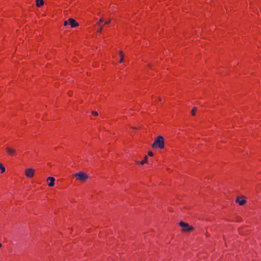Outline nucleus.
Returning <instances> with one entry per match:
<instances>
[{
  "instance_id": "12",
  "label": "nucleus",
  "mask_w": 261,
  "mask_h": 261,
  "mask_svg": "<svg viewBox=\"0 0 261 261\" xmlns=\"http://www.w3.org/2000/svg\"><path fill=\"white\" fill-rule=\"evenodd\" d=\"M0 169L1 170V173H4L6 170L5 167L1 163H0Z\"/></svg>"
},
{
  "instance_id": "16",
  "label": "nucleus",
  "mask_w": 261,
  "mask_h": 261,
  "mask_svg": "<svg viewBox=\"0 0 261 261\" xmlns=\"http://www.w3.org/2000/svg\"><path fill=\"white\" fill-rule=\"evenodd\" d=\"M92 114H93V115H95V116L98 115V113H97V112H96V111H92Z\"/></svg>"
},
{
  "instance_id": "2",
  "label": "nucleus",
  "mask_w": 261,
  "mask_h": 261,
  "mask_svg": "<svg viewBox=\"0 0 261 261\" xmlns=\"http://www.w3.org/2000/svg\"><path fill=\"white\" fill-rule=\"evenodd\" d=\"M73 176L77 180L81 181H85L88 178L87 174L83 171L74 173Z\"/></svg>"
},
{
  "instance_id": "6",
  "label": "nucleus",
  "mask_w": 261,
  "mask_h": 261,
  "mask_svg": "<svg viewBox=\"0 0 261 261\" xmlns=\"http://www.w3.org/2000/svg\"><path fill=\"white\" fill-rule=\"evenodd\" d=\"M68 21L71 28H74L79 25V23L72 18H69Z\"/></svg>"
},
{
  "instance_id": "17",
  "label": "nucleus",
  "mask_w": 261,
  "mask_h": 261,
  "mask_svg": "<svg viewBox=\"0 0 261 261\" xmlns=\"http://www.w3.org/2000/svg\"><path fill=\"white\" fill-rule=\"evenodd\" d=\"M148 154L149 156H152L153 155V153L151 151H149L148 152Z\"/></svg>"
},
{
  "instance_id": "15",
  "label": "nucleus",
  "mask_w": 261,
  "mask_h": 261,
  "mask_svg": "<svg viewBox=\"0 0 261 261\" xmlns=\"http://www.w3.org/2000/svg\"><path fill=\"white\" fill-rule=\"evenodd\" d=\"M103 19L102 18H100L98 22H97V25H99L100 22H103Z\"/></svg>"
},
{
  "instance_id": "11",
  "label": "nucleus",
  "mask_w": 261,
  "mask_h": 261,
  "mask_svg": "<svg viewBox=\"0 0 261 261\" xmlns=\"http://www.w3.org/2000/svg\"><path fill=\"white\" fill-rule=\"evenodd\" d=\"M119 55L120 56V58H121V59H120V60L119 61V63H122L123 62V58L124 57V55H123V52L122 51H120L119 52Z\"/></svg>"
},
{
  "instance_id": "7",
  "label": "nucleus",
  "mask_w": 261,
  "mask_h": 261,
  "mask_svg": "<svg viewBox=\"0 0 261 261\" xmlns=\"http://www.w3.org/2000/svg\"><path fill=\"white\" fill-rule=\"evenodd\" d=\"M55 179L53 177H48L47 178V181H49L48 186L49 187H53L55 184Z\"/></svg>"
},
{
  "instance_id": "13",
  "label": "nucleus",
  "mask_w": 261,
  "mask_h": 261,
  "mask_svg": "<svg viewBox=\"0 0 261 261\" xmlns=\"http://www.w3.org/2000/svg\"><path fill=\"white\" fill-rule=\"evenodd\" d=\"M197 107H194L193 110H192L191 111V114L192 115H195V112L197 110Z\"/></svg>"
},
{
  "instance_id": "5",
  "label": "nucleus",
  "mask_w": 261,
  "mask_h": 261,
  "mask_svg": "<svg viewBox=\"0 0 261 261\" xmlns=\"http://www.w3.org/2000/svg\"><path fill=\"white\" fill-rule=\"evenodd\" d=\"M25 175L29 178H31L34 176V170L32 168H28L25 170Z\"/></svg>"
},
{
  "instance_id": "9",
  "label": "nucleus",
  "mask_w": 261,
  "mask_h": 261,
  "mask_svg": "<svg viewBox=\"0 0 261 261\" xmlns=\"http://www.w3.org/2000/svg\"><path fill=\"white\" fill-rule=\"evenodd\" d=\"M36 6L38 7H40L43 5L44 2L43 0H36Z\"/></svg>"
},
{
  "instance_id": "19",
  "label": "nucleus",
  "mask_w": 261,
  "mask_h": 261,
  "mask_svg": "<svg viewBox=\"0 0 261 261\" xmlns=\"http://www.w3.org/2000/svg\"><path fill=\"white\" fill-rule=\"evenodd\" d=\"M111 22V20H108V21H106L105 23V24H109Z\"/></svg>"
},
{
  "instance_id": "1",
  "label": "nucleus",
  "mask_w": 261,
  "mask_h": 261,
  "mask_svg": "<svg viewBox=\"0 0 261 261\" xmlns=\"http://www.w3.org/2000/svg\"><path fill=\"white\" fill-rule=\"evenodd\" d=\"M152 147L153 148H159L160 149H163L164 147L163 137L161 136H158L152 144Z\"/></svg>"
},
{
  "instance_id": "21",
  "label": "nucleus",
  "mask_w": 261,
  "mask_h": 261,
  "mask_svg": "<svg viewBox=\"0 0 261 261\" xmlns=\"http://www.w3.org/2000/svg\"><path fill=\"white\" fill-rule=\"evenodd\" d=\"M2 246V244L0 243V247Z\"/></svg>"
},
{
  "instance_id": "18",
  "label": "nucleus",
  "mask_w": 261,
  "mask_h": 261,
  "mask_svg": "<svg viewBox=\"0 0 261 261\" xmlns=\"http://www.w3.org/2000/svg\"><path fill=\"white\" fill-rule=\"evenodd\" d=\"M68 22H69L68 21H65L64 22V25H67L68 24Z\"/></svg>"
},
{
  "instance_id": "3",
  "label": "nucleus",
  "mask_w": 261,
  "mask_h": 261,
  "mask_svg": "<svg viewBox=\"0 0 261 261\" xmlns=\"http://www.w3.org/2000/svg\"><path fill=\"white\" fill-rule=\"evenodd\" d=\"M179 225L182 227V230L184 231H189L193 229V227L192 226H189L188 223L182 221L179 222Z\"/></svg>"
},
{
  "instance_id": "20",
  "label": "nucleus",
  "mask_w": 261,
  "mask_h": 261,
  "mask_svg": "<svg viewBox=\"0 0 261 261\" xmlns=\"http://www.w3.org/2000/svg\"><path fill=\"white\" fill-rule=\"evenodd\" d=\"M159 101H161V98H159Z\"/></svg>"
},
{
  "instance_id": "8",
  "label": "nucleus",
  "mask_w": 261,
  "mask_h": 261,
  "mask_svg": "<svg viewBox=\"0 0 261 261\" xmlns=\"http://www.w3.org/2000/svg\"><path fill=\"white\" fill-rule=\"evenodd\" d=\"M236 202L237 203H239L240 205H243L246 202V200L243 198L242 200H240L239 198L238 197L236 200Z\"/></svg>"
},
{
  "instance_id": "14",
  "label": "nucleus",
  "mask_w": 261,
  "mask_h": 261,
  "mask_svg": "<svg viewBox=\"0 0 261 261\" xmlns=\"http://www.w3.org/2000/svg\"><path fill=\"white\" fill-rule=\"evenodd\" d=\"M102 30V25H101L100 28L97 30L98 33H100Z\"/></svg>"
},
{
  "instance_id": "4",
  "label": "nucleus",
  "mask_w": 261,
  "mask_h": 261,
  "mask_svg": "<svg viewBox=\"0 0 261 261\" xmlns=\"http://www.w3.org/2000/svg\"><path fill=\"white\" fill-rule=\"evenodd\" d=\"M6 150L7 153L11 156L15 155L16 154V150L9 146H6Z\"/></svg>"
},
{
  "instance_id": "10",
  "label": "nucleus",
  "mask_w": 261,
  "mask_h": 261,
  "mask_svg": "<svg viewBox=\"0 0 261 261\" xmlns=\"http://www.w3.org/2000/svg\"><path fill=\"white\" fill-rule=\"evenodd\" d=\"M147 159H148V158L147 156H145L144 160H142V161L141 162H136V164H141V165H143L144 164V163H147Z\"/></svg>"
}]
</instances>
